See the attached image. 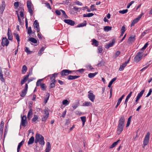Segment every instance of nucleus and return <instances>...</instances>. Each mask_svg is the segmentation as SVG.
Wrapping results in <instances>:
<instances>
[{
	"instance_id": "49530a36",
	"label": "nucleus",
	"mask_w": 152,
	"mask_h": 152,
	"mask_svg": "<svg viewBox=\"0 0 152 152\" xmlns=\"http://www.w3.org/2000/svg\"><path fill=\"white\" fill-rule=\"evenodd\" d=\"M129 42H134L135 40V36L133 37H130L128 40Z\"/></svg>"
},
{
	"instance_id": "9d476101",
	"label": "nucleus",
	"mask_w": 152,
	"mask_h": 152,
	"mask_svg": "<svg viewBox=\"0 0 152 152\" xmlns=\"http://www.w3.org/2000/svg\"><path fill=\"white\" fill-rule=\"evenodd\" d=\"M9 41L6 37H3L2 40L1 44L3 46H7L9 44Z\"/></svg>"
},
{
	"instance_id": "2f4dec72",
	"label": "nucleus",
	"mask_w": 152,
	"mask_h": 152,
	"mask_svg": "<svg viewBox=\"0 0 152 152\" xmlns=\"http://www.w3.org/2000/svg\"><path fill=\"white\" fill-rule=\"evenodd\" d=\"M49 96L50 95L48 93H47L46 95L44 97V102L45 104H46L48 100L49 99Z\"/></svg>"
},
{
	"instance_id": "052dcab7",
	"label": "nucleus",
	"mask_w": 152,
	"mask_h": 152,
	"mask_svg": "<svg viewBox=\"0 0 152 152\" xmlns=\"http://www.w3.org/2000/svg\"><path fill=\"white\" fill-rule=\"evenodd\" d=\"M75 4L78 5L82 6L83 5V4L78 1H76L74 2Z\"/></svg>"
},
{
	"instance_id": "6e6d98bb",
	"label": "nucleus",
	"mask_w": 152,
	"mask_h": 152,
	"mask_svg": "<svg viewBox=\"0 0 152 152\" xmlns=\"http://www.w3.org/2000/svg\"><path fill=\"white\" fill-rule=\"evenodd\" d=\"M27 29H28V34H31L32 32L31 27L30 26Z\"/></svg>"
},
{
	"instance_id": "bb28decb",
	"label": "nucleus",
	"mask_w": 152,
	"mask_h": 152,
	"mask_svg": "<svg viewBox=\"0 0 152 152\" xmlns=\"http://www.w3.org/2000/svg\"><path fill=\"white\" fill-rule=\"evenodd\" d=\"M19 10L20 11V15L22 18H24V9L21 7H20Z\"/></svg>"
},
{
	"instance_id": "393cba45",
	"label": "nucleus",
	"mask_w": 152,
	"mask_h": 152,
	"mask_svg": "<svg viewBox=\"0 0 152 152\" xmlns=\"http://www.w3.org/2000/svg\"><path fill=\"white\" fill-rule=\"evenodd\" d=\"M114 42L113 41L112 42H110L108 44L106 45L105 47L107 49H108L110 47H112L114 44Z\"/></svg>"
},
{
	"instance_id": "864d4df0",
	"label": "nucleus",
	"mask_w": 152,
	"mask_h": 152,
	"mask_svg": "<svg viewBox=\"0 0 152 152\" xmlns=\"http://www.w3.org/2000/svg\"><path fill=\"white\" fill-rule=\"evenodd\" d=\"M38 118V117L37 115H34V117L32 119V121H33L35 122L36 121Z\"/></svg>"
},
{
	"instance_id": "e433bc0d",
	"label": "nucleus",
	"mask_w": 152,
	"mask_h": 152,
	"mask_svg": "<svg viewBox=\"0 0 152 152\" xmlns=\"http://www.w3.org/2000/svg\"><path fill=\"white\" fill-rule=\"evenodd\" d=\"M28 41L34 43H37V40L33 37H31L28 39Z\"/></svg>"
},
{
	"instance_id": "69168bd1",
	"label": "nucleus",
	"mask_w": 152,
	"mask_h": 152,
	"mask_svg": "<svg viewBox=\"0 0 152 152\" xmlns=\"http://www.w3.org/2000/svg\"><path fill=\"white\" fill-rule=\"evenodd\" d=\"M152 92V89L150 88L149 89V92H148V94L146 96V97H148L149 96H150L151 95V94Z\"/></svg>"
},
{
	"instance_id": "79ce46f5",
	"label": "nucleus",
	"mask_w": 152,
	"mask_h": 152,
	"mask_svg": "<svg viewBox=\"0 0 152 152\" xmlns=\"http://www.w3.org/2000/svg\"><path fill=\"white\" fill-rule=\"evenodd\" d=\"M58 73H54V74H53L51 77H50V80H52L54 78L55 79V78L57 77V75Z\"/></svg>"
},
{
	"instance_id": "b1692460",
	"label": "nucleus",
	"mask_w": 152,
	"mask_h": 152,
	"mask_svg": "<svg viewBox=\"0 0 152 152\" xmlns=\"http://www.w3.org/2000/svg\"><path fill=\"white\" fill-rule=\"evenodd\" d=\"M24 142V140H23L21 142L19 143L17 149V152H19L20 148L22 145L23 144Z\"/></svg>"
},
{
	"instance_id": "a18cd8bd",
	"label": "nucleus",
	"mask_w": 152,
	"mask_h": 152,
	"mask_svg": "<svg viewBox=\"0 0 152 152\" xmlns=\"http://www.w3.org/2000/svg\"><path fill=\"white\" fill-rule=\"evenodd\" d=\"M60 11L62 12L63 17L65 18H68V17L67 16V15L66 14V13L63 10H60Z\"/></svg>"
},
{
	"instance_id": "5fc2aeb1",
	"label": "nucleus",
	"mask_w": 152,
	"mask_h": 152,
	"mask_svg": "<svg viewBox=\"0 0 152 152\" xmlns=\"http://www.w3.org/2000/svg\"><path fill=\"white\" fill-rule=\"evenodd\" d=\"M40 86L42 90H45L46 87L45 86V84L44 83L41 84Z\"/></svg>"
},
{
	"instance_id": "603ef678",
	"label": "nucleus",
	"mask_w": 152,
	"mask_h": 152,
	"mask_svg": "<svg viewBox=\"0 0 152 152\" xmlns=\"http://www.w3.org/2000/svg\"><path fill=\"white\" fill-rule=\"evenodd\" d=\"M84 71V69H79L77 70L73 71V72H80L81 73H83V72Z\"/></svg>"
},
{
	"instance_id": "72a5a7b5",
	"label": "nucleus",
	"mask_w": 152,
	"mask_h": 152,
	"mask_svg": "<svg viewBox=\"0 0 152 152\" xmlns=\"http://www.w3.org/2000/svg\"><path fill=\"white\" fill-rule=\"evenodd\" d=\"M27 91L23 89L20 94V95L21 97H24L25 96L27 93Z\"/></svg>"
},
{
	"instance_id": "aec40b11",
	"label": "nucleus",
	"mask_w": 152,
	"mask_h": 152,
	"mask_svg": "<svg viewBox=\"0 0 152 152\" xmlns=\"http://www.w3.org/2000/svg\"><path fill=\"white\" fill-rule=\"evenodd\" d=\"M33 114V110L31 108H30L28 112L27 115V118L28 119H30L31 117Z\"/></svg>"
},
{
	"instance_id": "0eeeda50",
	"label": "nucleus",
	"mask_w": 152,
	"mask_h": 152,
	"mask_svg": "<svg viewBox=\"0 0 152 152\" xmlns=\"http://www.w3.org/2000/svg\"><path fill=\"white\" fill-rule=\"evenodd\" d=\"M44 113L42 118V121L45 122L49 116V113L46 110H44Z\"/></svg>"
},
{
	"instance_id": "9b49d317",
	"label": "nucleus",
	"mask_w": 152,
	"mask_h": 152,
	"mask_svg": "<svg viewBox=\"0 0 152 152\" xmlns=\"http://www.w3.org/2000/svg\"><path fill=\"white\" fill-rule=\"evenodd\" d=\"M34 28L37 31V32H39L40 29L39 28V23L38 22L37 20H35L33 24Z\"/></svg>"
},
{
	"instance_id": "6ab92c4d",
	"label": "nucleus",
	"mask_w": 152,
	"mask_h": 152,
	"mask_svg": "<svg viewBox=\"0 0 152 152\" xmlns=\"http://www.w3.org/2000/svg\"><path fill=\"white\" fill-rule=\"evenodd\" d=\"M7 35L8 39L10 40H12L13 39V36L11 34V31L9 28L8 29Z\"/></svg>"
},
{
	"instance_id": "a211bd4d",
	"label": "nucleus",
	"mask_w": 152,
	"mask_h": 152,
	"mask_svg": "<svg viewBox=\"0 0 152 152\" xmlns=\"http://www.w3.org/2000/svg\"><path fill=\"white\" fill-rule=\"evenodd\" d=\"M80 77V76H76V75L73 76V75H69L67 77V78L69 80H73L79 77Z\"/></svg>"
},
{
	"instance_id": "7ed1b4c3",
	"label": "nucleus",
	"mask_w": 152,
	"mask_h": 152,
	"mask_svg": "<svg viewBox=\"0 0 152 152\" xmlns=\"http://www.w3.org/2000/svg\"><path fill=\"white\" fill-rule=\"evenodd\" d=\"M21 118L20 126H22L23 127H25L27 126L28 124L26 116V115H23V116H22L21 115Z\"/></svg>"
},
{
	"instance_id": "cd10ccee",
	"label": "nucleus",
	"mask_w": 152,
	"mask_h": 152,
	"mask_svg": "<svg viewBox=\"0 0 152 152\" xmlns=\"http://www.w3.org/2000/svg\"><path fill=\"white\" fill-rule=\"evenodd\" d=\"M98 42L95 39H93L92 40V44L94 46L97 47L99 45Z\"/></svg>"
},
{
	"instance_id": "c756f323",
	"label": "nucleus",
	"mask_w": 152,
	"mask_h": 152,
	"mask_svg": "<svg viewBox=\"0 0 152 152\" xmlns=\"http://www.w3.org/2000/svg\"><path fill=\"white\" fill-rule=\"evenodd\" d=\"M116 80V77H114L113 78V79H112V80L110 81V83H109L108 85V87H110L112 85L113 83Z\"/></svg>"
},
{
	"instance_id": "774afa93",
	"label": "nucleus",
	"mask_w": 152,
	"mask_h": 152,
	"mask_svg": "<svg viewBox=\"0 0 152 152\" xmlns=\"http://www.w3.org/2000/svg\"><path fill=\"white\" fill-rule=\"evenodd\" d=\"M126 31V28L124 26H123L121 28V32L122 33H124L125 32V31Z\"/></svg>"
},
{
	"instance_id": "f8f14e48",
	"label": "nucleus",
	"mask_w": 152,
	"mask_h": 152,
	"mask_svg": "<svg viewBox=\"0 0 152 152\" xmlns=\"http://www.w3.org/2000/svg\"><path fill=\"white\" fill-rule=\"evenodd\" d=\"M4 122L2 121L0 124V137H2L3 134V130L4 127Z\"/></svg>"
},
{
	"instance_id": "c03bdc74",
	"label": "nucleus",
	"mask_w": 152,
	"mask_h": 152,
	"mask_svg": "<svg viewBox=\"0 0 152 152\" xmlns=\"http://www.w3.org/2000/svg\"><path fill=\"white\" fill-rule=\"evenodd\" d=\"M91 104L90 102H86L83 104V106H89Z\"/></svg>"
},
{
	"instance_id": "412c9836",
	"label": "nucleus",
	"mask_w": 152,
	"mask_h": 152,
	"mask_svg": "<svg viewBox=\"0 0 152 152\" xmlns=\"http://www.w3.org/2000/svg\"><path fill=\"white\" fill-rule=\"evenodd\" d=\"M51 149V145L50 143L49 142H47L46 144V148L45 151L48 152L50 151Z\"/></svg>"
},
{
	"instance_id": "dca6fc26",
	"label": "nucleus",
	"mask_w": 152,
	"mask_h": 152,
	"mask_svg": "<svg viewBox=\"0 0 152 152\" xmlns=\"http://www.w3.org/2000/svg\"><path fill=\"white\" fill-rule=\"evenodd\" d=\"M56 82V80L54 78H53V79L51 80V81L50 82V88H52L55 87Z\"/></svg>"
},
{
	"instance_id": "f3484780",
	"label": "nucleus",
	"mask_w": 152,
	"mask_h": 152,
	"mask_svg": "<svg viewBox=\"0 0 152 152\" xmlns=\"http://www.w3.org/2000/svg\"><path fill=\"white\" fill-rule=\"evenodd\" d=\"M30 75V72H29V74H28L26 75H25L24 76V77L23 79H22L21 80V83L22 85L24 84L26 82L27 80L28 79L29 75Z\"/></svg>"
},
{
	"instance_id": "680f3d73",
	"label": "nucleus",
	"mask_w": 152,
	"mask_h": 152,
	"mask_svg": "<svg viewBox=\"0 0 152 152\" xmlns=\"http://www.w3.org/2000/svg\"><path fill=\"white\" fill-rule=\"evenodd\" d=\"M31 3L30 1H27V7L28 8L31 7Z\"/></svg>"
},
{
	"instance_id": "ddd939ff",
	"label": "nucleus",
	"mask_w": 152,
	"mask_h": 152,
	"mask_svg": "<svg viewBox=\"0 0 152 152\" xmlns=\"http://www.w3.org/2000/svg\"><path fill=\"white\" fill-rule=\"evenodd\" d=\"M64 21L65 23L71 26H74L75 24V22L71 20L65 19Z\"/></svg>"
},
{
	"instance_id": "bf43d9fd",
	"label": "nucleus",
	"mask_w": 152,
	"mask_h": 152,
	"mask_svg": "<svg viewBox=\"0 0 152 152\" xmlns=\"http://www.w3.org/2000/svg\"><path fill=\"white\" fill-rule=\"evenodd\" d=\"M98 53H100L102 52V46H99L98 48Z\"/></svg>"
},
{
	"instance_id": "39448f33",
	"label": "nucleus",
	"mask_w": 152,
	"mask_h": 152,
	"mask_svg": "<svg viewBox=\"0 0 152 152\" xmlns=\"http://www.w3.org/2000/svg\"><path fill=\"white\" fill-rule=\"evenodd\" d=\"M88 97L89 99L92 102H94L95 99V96L93 94V91H90L88 92Z\"/></svg>"
},
{
	"instance_id": "3c124183",
	"label": "nucleus",
	"mask_w": 152,
	"mask_h": 152,
	"mask_svg": "<svg viewBox=\"0 0 152 152\" xmlns=\"http://www.w3.org/2000/svg\"><path fill=\"white\" fill-rule=\"evenodd\" d=\"M43 79H40L36 83V86H39L40 85Z\"/></svg>"
},
{
	"instance_id": "c85d7f7f",
	"label": "nucleus",
	"mask_w": 152,
	"mask_h": 152,
	"mask_svg": "<svg viewBox=\"0 0 152 152\" xmlns=\"http://www.w3.org/2000/svg\"><path fill=\"white\" fill-rule=\"evenodd\" d=\"M27 70V68L26 66L25 65H23V66L22 70V73L23 74H25Z\"/></svg>"
},
{
	"instance_id": "423d86ee",
	"label": "nucleus",
	"mask_w": 152,
	"mask_h": 152,
	"mask_svg": "<svg viewBox=\"0 0 152 152\" xmlns=\"http://www.w3.org/2000/svg\"><path fill=\"white\" fill-rule=\"evenodd\" d=\"M72 72L68 69H64L61 72L60 74L61 76H67L68 75L71 74Z\"/></svg>"
},
{
	"instance_id": "4c0bfd02",
	"label": "nucleus",
	"mask_w": 152,
	"mask_h": 152,
	"mask_svg": "<svg viewBox=\"0 0 152 152\" xmlns=\"http://www.w3.org/2000/svg\"><path fill=\"white\" fill-rule=\"evenodd\" d=\"M97 74V72H95L94 73H90L88 75V76L90 78H92L94 77Z\"/></svg>"
},
{
	"instance_id": "e2e57ef3",
	"label": "nucleus",
	"mask_w": 152,
	"mask_h": 152,
	"mask_svg": "<svg viewBox=\"0 0 152 152\" xmlns=\"http://www.w3.org/2000/svg\"><path fill=\"white\" fill-rule=\"evenodd\" d=\"M148 45V42L146 43L144 45V46L142 48L141 50H145L146 49V48L147 47Z\"/></svg>"
},
{
	"instance_id": "338daca9",
	"label": "nucleus",
	"mask_w": 152,
	"mask_h": 152,
	"mask_svg": "<svg viewBox=\"0 0 152 152\" xmlns=\"http://www.w3.org/2000/svg\"><path fill=\"white\" fill-rule=\"evenodd\" d=\"M120 52L119 51H117L115 54L114 56L115 58H117L119 55H120Z\"/></svg>"
},
{
	"instance_id": "6e6552de",
	"label": "nucleus",
	"mask_w": 152,
	"mask_h": 152,
	"mask_svg": "<svg viewBox=\"0 0 152 152\" xmlns=\"http://www.w3.org/2000/svg\"><path fill=\"white\" fill-rule=\"evenodd\" d=\"M143 15V13H142L141 14H140V15H139V16L137 18H135L133 20V21L131 24V27L133 26L135 23H137L139 21V20H140V19L142 17V16Z\"/></svg>"
},
{
	"instance_id": "5701e85b",
	"label": "nucleus",
	"mask_w": 152,
	"mask_h": 152,
	"mask_svg": "<svg viewBox=\"0 0 152 152\" xmlns=\"http://www.w3.org/2000/svg\"><path fill=\"white\" fill-rule=\"evenodd\" d=\"M2 6L0 8V10H1V12L2 13L4 11L5 7V3L4 1H2Z\"/></svg>"
},
{
	"instance_id": "09e8293b",
	"label": "nucleus",
	"mask_w": 152,
	"mask_h": 152,
	"mask_svg": "<svg viewBox=\"0 0 152 152\" xmlns=\"http://www.w3.org/2000/svg\"><path fill=\"white\" fill-rule=\"evenodd\" d=\"M128 11V10L127 9L124 10L119 11V13L122 14H124L127 12Z\"/></svg>"
},
{
	"instance_id": "a19ab883",
	"label": "nucleus",
	"mask_w": 152,
	"mask_h": 152,
	"mask_svg": "<svg viewBox=\"0 0 152 152\" xmlns=\"http://www.w3.org/2000/svg\"><path fill=\"white\" fill-rule=\"evenodd\" d=\"M79 104V103L77 102L75 103H74L72 104V107L74 109H76L78 107Z\"/></svg>"
},
{
	"instance_id": "473e14b6",
	"label": "nucleus",
	"mask_w": 152,
	"mask_h": 152,
	"mask_svg": "<svg viewBox=\"0 0 152 152\" xmlns=\"http://www.w3.org/2000/svg\"><path fill=\"white\" fill-rule=\"evenodd\" d=\"M120 141V140H118L117 141L114 142L113 144L111 145L110 148H113L116 146L117 145L118 142Z\"/></svg>"
},
{
	"instance_id": "de8ad7c7",
	"label": "nucleus",
	"mask_w": 152,
	"mask_h": 152,
	"mask_svg": "<svg viewBox=\"0 0 152 152\" xmlns=\"http://www.w3.org/2000/svg\"><path fill=\"white\" fill-rule=\"evenodd\" d=\"M131 117H132V116H130L128 118L127 122V123L126 124V126L127 127L129 126L130 124V122H131Z\"/></svg>"
},
{
	"instance_id": "4d7b16f0",
	"label": "nucleus",
	"mask_w": 152,
	"mask_h": 152,
	"mask_svg": "<svg viewBox=\"0 0 152 152\" xmlns=\"http://www.w3.org/2000/svg\"><path fill=\"white\" fill-rule=\"evenodd\" d=\"M69 103V102L67 99H65L63 101L62 104L64 105H66Z\"/></svg>"
},
{
	"instance_id": "20e7f679",
	"label": "nucleus",
	"mask_w": 152,
	"mask_h": 152,
	"mask_svg": "<svg viewBox=\"0 0 152 152\" xmlns=\"http://www.w3.org/2000/svg\"><path fill=\"white\" fill-rule=\"evenodd\" d=\"M150 135V133L148 132L147 133V134L145 137L143 141V145H144V146H143V148H144V147L145 146L147 145L148 143L149 140Z\"/></svg>"
},
{
	"instance_id": "58836bf2",
	"label": "nucleus",
	"mask_w": 152,
	"mask_h": 152,
	"mask_svg": "<svg viewBox=\"0 0 152 152\" xmlns=\"http://www.w3.org/2000/svg\"><path fill=\"white\" fill-rule=\"evenodd\" d=\"M81 121L83 122V126H84L86 121V116H83L80 117Z\"/></svg>"
},
{
	"instance_id": "37998d69",
	"label": "nucleus",
	"mask_w": 152,
	"mask_h": 152,
	"mask_svg": "<svg viewBox=\"0 0 152 152\" xmlns=\"http://www.w3.org/2000/svg\"><path fill=\"white\" fill-rule=\"evenodd\" d=\"M25 52H26L28 54H31L32 52V51H30L29 50V48L27 47H26L25 48Z\"/></svg>"
},
{
	"instance_id": "2eb2a0df",
	"label": "nucleus",
	"mask_w": 152,
	"mask_h": 152,
	"mask_svg": "<svg viewBox=\"0 0 152 152\" xmlns=\"http://www.w3.org/2000/svg\"><path fill=\"white\" fill-rule=\"evenodd\" d=\"M124 127V126L118 125L117 131V133L119 135L121 133L123 130Z\"/></svg>"
},
{
	"instance_id": "1a4fd4ad",
	"label": "nucleus",
	"mask_w": 152,
	"mask_h": 152,
	"mask_svg": "<svg viewBox=\"0 0 152 152\" xmlns=\"http://www.w3.org/2000/svg\"><path fill=\"white\" fill-rule=\"evenodd\" d=\"M130 57L128 59V60L125 61V63H123L121 65H120L119 69V70L121 71H122L124 68L126 66L127 64L129 62Z\"/></svg>"
},
{
	"instance_id": "f704fd0d",
	"label": "nucleus",
	"mask_w": 152,
	"mask_h": 152,
	"mask_svg": "<svg viewBox=\"0 0 152 152\" xmlns=\"http://www.w3.org/2000/svg\"><path fill=\"white\" fill-rule=\"evenodd\" d=\"M145 91V90L143 89L137 95V97L139 98H140L142 96L143 94L144 93Z\"/></svg>"
},
{
	"instance_id": "ea45409f",
	"label": "nucleus",
	"mask_w": 152,
	"mask_h": 152,
	"mask_svg": "<svg viewBox=\"0 0 152 152\" xmlns=\"http://www.w3.org/2000/svg\"><path fill=\"white\" fill-rule=\"evenodd\" d=\"M94 15V14L93 13H89L86 14H84L83 15V17H91Z\"/></svg>"
},
{
	"instance_id": "f257e3e1",
	"label": "nucleus",
	"mask_w": 152,
	"mask_h": 152,
	"mask_svg": "<svg viewBox=\"0 0 152 152\" xmlns=\"http://www.w3.org/2000/svg\"><path fill=\"white\" fill-rule=\"evenodd\" d=\"M38 142H39V144L42 145H44L45 143L44 137L39 134L37 133L35 136V142L37 143Z\"/></svg>"
},
{
	"instance_id": "f03ea898",
	"label": "nucleus",
	"mask_w": 152,
	"mask_h": 152,
	"mask_svg": "<svg viewBox=\"0 0 152 152\" xmlns=\"http://www.w3.org/2000/svg\"><path fill=\"white\" fill-rule=\"evenodd\" d=\"M143 55L142 52H138L137 53V55L134 57V61L137 63L141 60L142 57Z\"/></svg>"
},
{
	"instance_id": "4468645a",
	"label": "nucleus",
	"mask_w": 152,
	"mask_h": 152,
	"mask_svg": "<svg viewBox=\"0 0 152 152\" xmlns=\"http://www.w3.org/2000/svg\"><path fill=\"white\" fill-rule=\"evenodd\" d=\"M125 118L123 117H121L118 121V125L124 126L125 125Z\"/></svg>"
},
{
	"instance_id": "0e129e2a",
	"label": "nucleus",
	"mask_w": 152,
	"mask_h": 152,
	"mask_svg": "<svg viewBox=\"0 0 152 152\" xmlns=\"http://www.w3.org/2000/svg\"><path fill=\"white\" fill-rule=\"evenodd\" d=\"M45 4L46 5H45L46 7H47V8H48L50 10H51V6H50L49 3L47 2V3H45Z\"/></svg>"
},
{
	"instance_id": "8fccbe9b",
	"label": "nucleus",
	"mask_w": 152,
	"mask_h": 152,
	"mask_svg": "<svg viewBox=\"0 0 152 152\" xmlns=\"http://www.w3.org/2000/svg\"><path fill=\"white\" fill-rule=\"evenodd\" d=\"M104 62L103 60L101 61L100 62L98 63L97 64L98 66L100 67L104 65Z\"/></svg>"
},
{
	"instance_id": "7c9ffc66",
	"label": "nucleus",
	"mask_w": 152,
	"mask_h": 152,
	"mask_svg": "<svg viewBox=\"0 0 152 152\" xmlns=\"http://www.w3.org/2000/svg\"><path fill=\"white\" fill-rule=\"evenodd\" d=\"M86 20H84L83 22L82 23H81L78 25L77 26V27H82L83 26H86Z\"/></svg>"
},
{
	"instance_id": "c9c22d12",
	"label": "nucleus",
	"mask_w": 152,
	"mask_h": 152,
	"mask_svg": "<svg viewBox=\"0 0 152 152\" xmlns=\"http://www.w3.org/2000/svg\"><path fill=\"white\" fill-rule=\"evenodd\" d=\"M112 27L108 26H105L104 27V29L105 31H108L111 30Z\"/></svg>"
},
{
	"instance_id": "13d9d810",
	"label": "nucleus",
	"mask_w": 152,
	"mask_h": 152,
	"mask_svg": "<svg viewBox=\"0 0 152 152\" xmlns=\"http://www.w3.org/2000/svg\"><path fill=\"white\" fill-rule=\"evenodd\" d=\"M28 12H29L31 16H32L33 14V10H32L31 7L28 8Z\"/></svg>"
},
{
	"instance_id": "a878e982",
	"label": "nucleus",
	"mask_w": 152,
	"mask_h": 152,
	"mask_svg": "<svg viewBox=\"0 0 152 152\" xmlns=\"http://www.w3.org/2000/svg\"><path fill=\"white\" fill-rule=\"evenodd\" d=\"M14 36L16 38V39H17L18 45L19 44V42H20V37L19 36V35L17 34L14 33L13 34Z\"/></svg>"
},
{
	"instance_id": "4be33fe9",
	"label": "nucleus",
	"mask_w": 152,
	"mask_h": 152,
	"mask_svg": "<svg viewBox=\"0 0 152 152\" xmlns=\"http://www.w3.org/2000/svg\"><path fill=\"white\" fill-rule=\"evenodd\" d=\"M34 138L33 136H32L29 139L28 141V145L32 144L34 142Z\"/></svg>"
}]
</instances>
